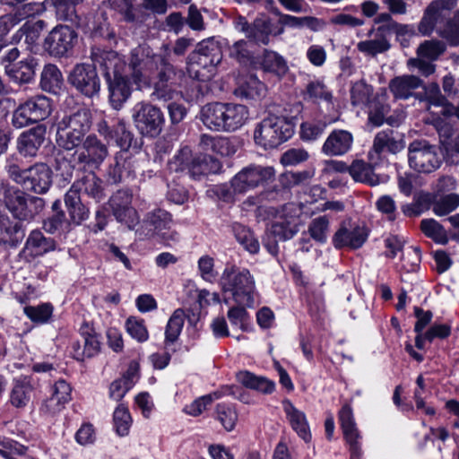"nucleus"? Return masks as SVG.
I'll use <instances>...</instances> for the list:
<instances>
[{
    "instance_id": "60",
    "label": "nucleus",
    "mask_w": 459,
    "mask_h": 459,
    "mask_svg": "<svg viewBox=\"0 0 459 459\" xmlns=\"http://www.w3.org/2000/svg\"><path fill=\"white\" fill-rule=\"evenodd\" d=\"M305 98L314 101H325L330 103L332 100V93L326 89L324 83L319 81H315L307 84Z\"/></svg>"
},
{
    "instance_id": "20",
    "label": "nucleus",
    "mask_w": 459,
    "mask_h": 459,
    "mask_svg": "<svg viewBox=\"0 0 459 459\" xmlns=\"http://www.w3.org/2000/svg\"><path fill=\"white\" fill-rule=\"evenodd\" d=\"M339 421L344 438L349 445L350 452L352 454V459L359 457L361 448L359 439L361 437L355 422L352 409L350 405L345 404L342 407L339 411Z\"/></svg>"
},
{
    "instance_id": "39",
    "label": "nucleus",
    "mask_w": 459,
    "mask_h": 459,
    "mask_svg": "<svg viewBox=\"0 0 459 459\" xmlns=\"http://www.w3.org/2000/svg\"><path fill=\"white\" fill-rule=\"evenodd\" d=\"M63 82L62 73L56 65L48 64L44 66L40 76V86L43 91L56 93Z\"/></svg>"
},
{
    "instance_id": "45",
    "label": "nucleus",
    "mask_w": 459,
    "mask_h": 459,
    "mask_svg": "<svg viewBox=\"0 0 459 459\" xmlns=\"http://www.w3.org/2000/svg\"><path fill=\"white\" fill-rule=\"evenodd\" d=\"M132 423L133 419L128 408L124 403L118 404L113 413V425L116 433L119 437L128 436Z\"/></svg>"
},
{
    "instance_id": "1",
    "label": "nucleus",
    "mask_w": 459,
    "mask_h": 459,
    "mask_svg": "<svg viewBox=\"0 0 459 459\" xmlns=\"http://www.w3.org/2000/svg\"><path fill=\"white\" fill-rule=\"evenodd\" d=\"M165 59L152 54L150 48L139 46L133 49L129 66L123 56L115 51L96 50L92 52V61L99 67L106 80L130 73L138 90L150 88L155 74Z\"/></svg>"
},
{
    "instance_id": "8",
    "label": "nucleus",
    "mask_w": 459,
    "mask_h": 459,
    "mask_svg": "<svg viewBox=\"0 0 459 459\" xmlns=\"http://www.w3.org/2000/svg\"><path fill=\"white\" fill-rule=\"evenodd\" d=\"M91 124V113L87 108H80L57 118L55 123L56 144L64 150L74 151L87 137Z\"/></svg>"
},
{
    "instance_id": "49",
    "label": "nucleus",
    "mask_w": 459,
    "mask_h": 459,
    "mask_svg": "<svg viewBox=\"0 0 459 459\" xmlns=\"http://www.w3.org/2000/svg\"><path fill=\"white\" fill-rule=\"evenodd\" d=\"M233 231L237 241L250 254H257L260 245L253 232L241 224L233 226Z\"/></svg>"
},
{
    "instance_id": "40",
    "label": "nucleus",
    "mask_w": 459,
    "mask_h": 459,
    "mask_svg": "<svg viewBox=\"0 0 459 459\" xmlns=\"http://www.w3.org/2000/svg\"><path fill=\"white\" fill-rule=\"evenodd\" d=\"M265 92V85L255 75L247 76L235 90L240 98L255 100Z\"/></svg>"
},
{
    "instance_id": "43",
    "label": "nucleus",
    "mask_w": 459,
    "mask_h": 459,
    "mask_svg": "<svg viewBox=\"0 0 459 459\" xmlns=\"http://www.w3.org/2000/svg\"><path fill=\"white\" fill-rule=\"evenodd\" d=\"M271 34V22L269 18L264 14L256 17L252 24H250V31L248 39L256 43L268 44L269 35Z\"/></svg>"
},
{
    "instance_id": "3",
    "label": "nucleus",
    "mask_w": 459,
    "mask_h": 459,
    "mask_svg": "<svg viewBox=\"0 0 459 459\" xmlns=\"http://www.w3.org/2000/svg\"><path fill=\"white\" fill-rule=\"evenodd\" d=\"M299 106H296L295 114L288 112L286 108L270 111L256 124L254 140L256 145L264 150L273 149L288 141L294 134V127Z\"/></svg>"
},
{
    "instance_id": "51",
    "label": "nucleus",
    "mask_w": 459,
    "mask_h": 459,
    "mask_svg": "<svg viewBox=\"0 0 459 459\" xmlns=\"http://www.w3.org/2000/svg\"><path fill=\"white\" fill-rule=\"evenodd\" d=\"M186 319V313L183 309H176L172 316L169 317L165 331V342L166 343L175 342L184 326Z\"/></svg>"
},
{
    "instance_id": "26",
    "label": "nucleus",
    "mask_w": 459,
    "mask_h": 459,
    "mask_svg": "<svg viewBox=\"0 0 459 459\" xmlns=\"http://www.w3.org/2000/svg\"><path fill=\"white\" fill-rule=\"evenodd\" d=\"M282 408L292 429L305 442H309L312 436L306 414L289 400L282 402Z\"/></svg>"
},
{
    "instance_id": "47",
    "label": "nucleus",
    "mask_w": 459,
    "mask_h": 459,
    "mask_svg": "<svg viewBox=\"0 0 459 459\" xmlns=\"http://www.w3.org/2000/svg\"><path fill=\"white\" fill-rule=\"evenodd\" d=\"M238 418V412L233 404L221 403L216 405L215 419L222 425L225 430H233Z\"/></svg>"
},
{
    "instance_id": "36",
    "label": "nucleus",
    "mask_w": 459,
    "mask_h": 459,
    "mask_svg": "<svg viewBox=\"0 0 459 459\" xmlns=\"http://www.w3.org/2000/svg\"><path fill=\"white\" fill-rule=\"evenodd\" d=\"M4 203L14 217L20 220L27 217V199L22 190L14 187L7 188L4 192Z\"/></svg>"
},
{
    "instance_id": "17",
    "label": "nucleus",
    "mask_w": 459,
    "mask_h": 459,
    "mask_svg": "<svg viewBox=\"0 0 459 459\" xmlns=\"http://www.w3.org/2000/svg\"><path fill=\"white\" fill-rule=\"evenodd\" d=\"M77 40L76 32L66 25L51 30L44 41V48L53 56H65L72 51Z\"/></svg>"
},
{
    "instance_id": "28",
    "label": "nucleus",
    "mask_w": 459,
    "mask_h": 459,
    "mask_svg": "<svg viewBox=\"0 0 459 459\" xmlns=\"http://www.w3.org/2000/svg\"><path fill=\"white\" fill-rule=\"evenodd\" d=\"M368 234L364 228L354 227L351 230L342 226L333 237V244L336 248L349 247L356 249L366 241Z\"/></svg>"
},
{
    "instance_id": "15",
    "label": "nucleus",
    "mask_w": 459,
    "mask_h": 459,
    "mask_svg": "<svg viewBox=\"0 0 459 459\" xmlns=\"http://www.w3.org/2000/svg\"><path fill=\"white\" fill-rule=\"evenodd\" d=\"M74 150V162L91 170L98 169L108 153L106 144L95 134L87 135L82 144Z\"/></svg>"
},
{
    "instance_id": "41",
    "label": "nucleus",
    "mask_w": 459,
    "mask_h": 459,
    "mask_svg": "<svg viewBox=\"0 0 459 459\" xmlns=\"http://www.w3.org/2000/svg\"><path fill=\"white\" fill-rule=\"evenodd\" d=\"M262 68L278 76L284 75L288 71V65L284 58L274 51H264L260 57Z\"/></svg>"
},
{
    "instance_id": "10",
    "label": "nucleus",
    "mask_w": 459,
    "mask_h": 459,
    "mask_svg": "<svg viewBox=\"0 0 459 459\" xmlns=\"http://www.w3.org/2000/svg\"><path fill=\"white\" fill-rule=\"evenodd\" d=\"M443 156L438 146L425 139L414 140L408 146V163L411 169L429 174L438 169Z\"/></svg>"
},
{
    "instance_id": "27",
    "label": "nucleus",
    "mask_w": 459,
    "mask_h": 459,
    "mask_svg": "<svg viewBox=\"0 0 459 459\" xmlns=\"http://www.w3.org/2000/svg\"><path fill=\"white\" fill-rule=\"evenodd\" d=\"M45 135L46 128L41 126L23 132L17 140L20 153L24 156H35L45 140Z\"/></svg>"
},
{
    "instance_id": "23",
    "label": "nucleus",
    "mask_w": 459,
    "mask_h": 459,
    "mask_svg": "<svg viewBox=\"0 0 459 459\" xmlns=\"http://www.w3.org/2000/svg\"><path fill=\"white\" fill-rule=\"evenodd\" d=\"M129 74L130 73L106 80L108 88L109 103L116 110L121 109L131 96L132 87L128 78Z\"/></svg>"
},
{
    "instance_id": "48",
    "label": "nucleus",
    "mask_w": 459,
    "mask_h": 459,
    "mask_svg": "<svg viewBox=\"0 0 459 459\" xmlns=\"http://www.w3.org/2000/svg\"><path fill=\"white\" fill-rule=\"evenodd\" d=\"M82 0H45V3L53 5L57 16L65 21L75 22L77 20L76 4Z\"/></svg>"
},
{
    "instance_id": "61",
    "label": "nucleus",
    "mask_w": 459,
    "mask_h": 459,
    "mask_svg": "<svg viewBox=\"0 0 459 459\" xmlns=\"http://www.w3.org/2000/svg\"><path fill=\"white\" fill-rule=\"evenodd\" d=\"M104 6L109 7L123 16L126 22H134V7L132 0H101Z\"/></svg>"
},
{
    "instance_id": "46",
    "label": "nucleus",
    "mask_w": 459,
    "mask_h": 459,
    "mask_svg": "<svg viewBox=\"0 0 459 459\" xmlns=\"http://www.w3.org/2000/svg\"><path fill=\"white\" fill-rule=\"evenodd\" d=\"M30 108L34 121L39 122L47 118L52 111L50 100L43 95H37L24 102Z\"/></svg>"
},
{
    "instance_id": "29",
    "label": "nucleus",
    "mask_w": 459,
    "mask_h": 459,
    "mask_svg": "<svg viewBox=\"0 0 459 459\" xmlns=\"http://www.w3.org/2000/svg\"><path fill=\"white\" fill-rule=\"evenodd\" d=\"M98 132L108 142L115 141L122 150H127L131 146L133 135L123 121H118L113 129H110L106 121H102L98 125Z\"/></svg>"
},
{
    "instance_id": "12",
    "label": "nucleus",
    "mask_w": 459,
    "mask_h": 459,
    "mask_svg": "<svg viewBox=\"0 0 459 459\" xmlns=\"http://www.w3.org/2000/svg\"><path fill=\"white\" fill-rule=\"evenodd\" d=\"M172 227L171 214L165 210L155 209L146 214L142 228L137 232L141 238H158L169 244L178 239V233Z\"/></svg>"
},
{
    "instance_id": "21",
    "label": "nucleus",
    "mask_w": 459,
    "mask_h": 459,
    "mask_svg": "<svg viewBox=\"0 0 459 459\" xmlns=\"http://www.w3.org/2000/svg\"><path fill=\"white\" fill-rule=\"evenodd\" d=\"M170 169L175 171H185L195 178L199 175H205L210 172L207 168V158L204 157L202 160H192V152L189 147L182 148L178 153L174 157L169 164Z\"/></svg>"
},
{
    "instance_id": "44",
    "label": "nucleus",
    "mask_w": 459,
    "mask_h": 459,
    "mask_svg": "<svg viewBox=\"0 0 459 459\" xmlns=\"http://www.w3.org/2000/svg\"><path fill=\"white\" fill-rule=\"evenodd\" d=\"M224 393L221 390L214 391L208 394L200 396L194 400L191 403L186 405L183 411L190 416L197 417L205 411L211 403L221 399Z\"/></svg>"
},
{
    "instance_id": "9",
    "label": "nucleus",
    "mask_w": 459,
    "mask_h": 459,
    "mask_svg": "<svg viewBox=\"0 0 459 459\" xmlns=\"http://www.w3.org/2000/svg\"><path fill=\"white\" fill-rule=\"evenodd\" d=\"M221 49L212 39L199 43L197 52L190 56L187 66L189 76L196 81H208L215 74V68L221 61Z\"/></svg>"
},
{
    "instance_id": "22",
    "label": "nucleus",
    "mask_w": 459,
    "mask_h": 459,
    "mask_svg": "<svg viewBox=\"0 0 459 459\" xmlns=\"http://www.w3.org/2000/svg\"><path fill=\"white\" fill-rule=\"evenodd\" d=\"M72 388L65 380H58L52 387V394L42 404L43 413L55 415L59 413L72 399Z\"/></svg>"
},
{
    "instance_id": "14",
    "label": "nucleus",
    "mask_w": 459,
    "mask_h": 459,
    "mask_svg": "<svg viewBox=\"0 0 459 459\" xmlns=\"http://www.w3.org/2000/svg\"><path fill=\"white\" fill-rule=\"evenodd\" d=\"M372 95V87L364 81H359L352 84L351 89V100L353 106L360 108H368V120L376 126H381L389 108L380 104L378 101L370 100Z\"/></svg>"
},
{
    "instance_id": "64",
    "label": "nucleus",
    "mask_w": 459,
    "mask_h": 459,
    "mask_svg": "<svg viewBox=\"0 0 459 459\" xmlns=\"http://www.w3.org/2000/svg\"><path fill=\"white\" fill-rule=\"evenodd\" d=\"M12 123L16 128H22L30 124L37 123L31 115L30 108L25 103H22L13 114Z\"/></svg>"
},
{
    "instance_id": "19",
    "label": "nucleus",
    "mask_w": 459,
    "mask_h": 459,
    "mask_svg": "<svg viewBox=\"0 0 459 459\" xmlns=\"http://www.w3.org/2000/svg\"><path fill=\"white\" fill-rule=\"evenodd\" d=\"M131 203L132 194L128 190H118L109 200L116 219L130 230L139 222L137 212L131 206Z\"/></svg>"
},
{
    "instance_id": "42",
    "label": "nucleus",
    "mask_w": 459,
    "mask_h": 459,
    "mask_svg": "<svg viewBox=\"0 0 459 459\" xmlns=\"http://www.w3.org/2000/svg\"><path fill=\"white\" fill-rule=\"evenodd\" d=\"M338 117L318 121H307L300 126V137L304 141H315L322 135L328 125L336 122Z\"/></svg>"
},
{
    "instance_id": "34",
    "label": "nucleus",
    "mask_w": 459,
    "mask_h": 459,
    "mask_svg": "<svg viewBox=\"0 0 459 459\" xmlns=\"http://www.w3.org/2000/svg\"><path fill=\"white\" fill-rule=\"evenodd\" d=\"M55 242L52 238H46L41 231L33 230L29 235L24 252L31 257L40 256L54 250Z\"/></svg>"
},
{
    "instance_id": "13",
    "label": "nucleus",
    "mask_w": 459,
    "mask_h": 459,
    "mask_svg": "<svg viewBox=\"0 0 459 459\" xmlns=\"http://www.w3.org/2000/svg\"><path fill=\"white\" fill-rule=\"evenodd\" d=\"M132 118L138 132L144 136L155 137L162 129L164 117L161 110L147 102H138L132 108Z\"/></svg>"
},
{
    "instance_id": "18",
    "label": "nucleus",
    "mask_w": 459,
    "mask_h": 459,
    "mask_svg": "<svg viewBox=\"0 0 459 459\" xmlns=\"http://www.w3.org/2000/svg\"><path fill=\"white\" fill-rule=\"evenodd\" d=\"M69 82L81 93L87 97H93L100 90V82L95 65H77L69 75Z\"/></svg>"
},
{
    "instance_id": "57",
    "label": "nucleus",
    "mask_w": 459,
    "mask_h": 459,
    "mask_svg": "<svg viewBox=\"0 0 459 459\" xmlns=\"http://www.w3.org/2000/svg\"><path fill=\"white\" fill-rule=\"evenodd\" d=\"M357 48L366 55L376 56L388 50L390 43L387 39H383L374 35V39L359 42Z\"/></svg>"
},
{
    "instance_id": "32",
    "label": "nucleus",
    "mask_w": 459,
    "mask_h": 459,
    "mask_svg": "<svg viewBox=\"0 0 459 459\" xmlns=\"http://www.w3.org/2000/svg\"><path fill=\"white\" fill-rule=\"evenodd\" d=\"M349 174L356 181L371 186L385 182L383 177L374 173L373 167L361 160H354L349 167Z\"/></svg>"
},
{
    "instance_id": "31",
    "label": "nucleus",
    "mask_w": 459,
    "mask_h": 459,
    "mask_svg": "<svg viewBox=\"0 0 459 459\" xmlns=\"http://www.w3.org/2000/svg\"><path fill=\"white\" fill-rule=\"evenodd\" d=\"M37 62L34 57H28L16 64L6 66L5 71L11 80L17 83H29L35 75Z\"/></svg>"
},
{
    "instance_id": "50",
    "label": "nucleus",
    "mask_w": 459,
    "mask_h": 459,
    "mask_svg": "<svg viewBox=\"0 0 459 459\" xmlns=\"http://www.w3.org/2000/svg\"><path fill=\"white\" fill-rule=\"evenodd\" d=\"M125 329L132 339L140 343L149 340V331L143 318L129 316L125 322Z\"/></svg>"
},
{
    "instance_id": "33",
    "label": "nucleus",
    "mask_w": 459,
    "mask_h": 459,
    "mask_svg": "<svg viewBox=\"0 0 459 459\" xmlns=\"http://www.w3.org/2000/svg\"><path fill=\"white\" fill-rule=\"evenodd\" d=\"M70 189L76 190L79 195L80 192H83L97 201H100L104 196L102 181L91 171L75 181Z\"/></svg>"
},
{
    "instance_id": "2",
    "label": "nucleus",
    "mask_w": 459,
    "mask_h": 459,
    "mask_svg": "<svg viewBox=\"0 0 459 459\" xmlns=\"http://www.w3.org/2000/svg\"><path fill=\"white\" fill-rule=\"evenodd\" d=\"M182 77L185 78L181 73L178 74L173 66L164 60L155 74V78H158V81L152 80L153 95L160 100L171 101L168 109L172 123H179L186 115V108L178 103V100L183 99L186 102H191L199 98V84L194 80L190 81V88L185 92L177 91L176 86L178 84L181 86V82H178V79Z\"/></svg>"
},
{
    "instance_id": "52",
    "label": "nucleus",
    "mask_w": 459,
    "mask_h": 459,
    "mask_svg": "<svg viewBox=\"0 0 459 459\" xmlns=\"http://www.w3.org/2000/svg\"><path fill=\"white\" fill-rule=\"evenodd\" d=\"M43 21H38L30 23L26 22L13 37V41L18 43L24 37V42L30 48L33 46L38 39L41 30L43 29Z\"/></svg>"
},
{
    "instance_id": "7",
    "label": "nucleus",
    "mask_w": 459,
    "mask_h": 459,
    "mask_svg": "<svg viewBox=\"0 0 459 459\" xmlns=\"http://www.w3.org/2000/svg\"><path fill=\"white\" fill-rule=\"evenodd\" d=\"M218 283L224 293H229L236 304L252 307L257 298L255 281L249 270L227 264Z\"/></svg>"
},
{
    "instance_id": "59",
    "label": "nucleus",
    "mask_w": 459,
    "mask_h": 459,
    "mask_svg": "<svg viewBox=\"0 0 459 459\" xmlns=\"http://www.w3.org/2000/svg\"><path fill=\"white\" fill-rule=\"evenodd\" d=\"M198 273L200 277L207 282H214L217 279V272L215 271V263L213 257L209 255L200 256L197 261Z\"/></svg>"
},
{
    "instance_id": "58",
    "label": "nucleus",
    "mask_w": 459,
    "mask_h": 459,
    "mask_svg": "<svg viewBox=\"0 0 459 459\" xmlns=\"http://www.w3.org/2000/svg\"><path fill=\"white\" fill-rule=\"evenodd\" d=\"M459 206V195H446L433 203V212L437 216L446 215Z\"/></svg>"
},
{
    "instance_id": "35",
    "label": "nucleus",
    "mask_w": 459,
    "mask_h": 459,
    "mask_svg": "<svg viewBox=\"0 0 459 459\" xmlns=\"http://www.w3.org/2000/svg\"><path fill=\"white\" fill-rule=\"evenodd\" d=\"M24 233L18 223L12 221L7 216L0 214V245L16 247L22 242Z\"/></svg>"
},
{
    "instance_id": "24",
    "label": "nucleus",
    "mask_w": 459,
    "mask_h": 459,
    "mask_svg": "<svg viewBox=\"0 0 459 459\" xmlns=\"http://www.w3.org/2000/svg\"><path fill=\"white\" fill-rule=\"evenodd\" d=\"M404 148L405 142L403 136L395 135L393 130H384L376 134L372 150L369 152V159L373 160L374 154L379 156L385 152L395 154Z\"/></svg>"
},
{
    "instance_id": "5",
    "label": "nucleus",
    "mask_w": 459,
    "mask_h": 459,
    "mask_svg": "<svg viewBox=\"0 0 459 459\" xmlns=\"http://www.w3.org/2000/svg\"><path fill=\"white\" fill-rule=\"evenodd\" d=\"M458 0H437L426 9L418 30L424 36L429 35L435 29L437 32L452 45H459V10L453 19L448 18L450 11Z\"/></svg>"
},
{
    "instance_id": "30",
    "label": "nucleus",
    "mask_w": 459,
    "mask_h": 459,
    "mask_svg": "<svg viewBox=\"0 0 459 459\" xmlns=\"http://www.w3.org/2000/svg\"><path fill=\"white\" fill-rule=\"evenodd\" d=\"M422 85V81L415 75H402L392 79L389 89L395 99L407 100L413 96L416 89Z\"/></svg>"
},
{
    "instance_id": "62",
    "label": "nucleus",
    "mask_w": 459,
    "mask_h": 459,
    "mask_svg": "<svg viewBox=\"0 0 459 459\" xmlns=\"http://www.w3.org/2000/svg\"><path fill=\"white\" fill-rule=\"evenodd\" d=\"M444 50L445 46L442 42L437 40H426L419 47L417 54L420 57L433 61L436 60Z\"/></svg>"
},
{
    "instance_id": "4",
    "label": "nucleus",
    "mask_w": 459,
    "mask_h": 459,
    "mask_svg": "<svg viewBox=\"0 0 459 459\" xmlns=\"http://www.w3.org/2000/svg\"><path fill=\"white\" fill-rule=\"evenodd\" d=\"M274 177L275 170L273 167L251 164L242 168L235 174L229 184L215 185L211 191L219 199L231 203L236 200L238 195H244L267 184Z\"/></svg>"
},
{
    "instance_id": "6",
    "label": "nucleus",
    "mask_w": 459,
    "mask_h": 459,
    "mask_svg": "<svg viewBox=\"0 0 459 459\" xmlns=\"http://www.w3.org/2000/svg\"><path fill=\"white\" fill-rule=\"evenodd\" d=\"M249 118L248 108L238 103L212 102L200 110L203 124L208 129L218 132H235L243 127Z\"/></svg>"
},
{
    "instance_id": "25",
    "label": "nucleus",
    "mask_w": 459,
    "mask_h": 459,
    "mask_svg": "<svg viewBox=\"0 0 459 459\" xmlns=\"http://www.w3.org/2000/svg\"><path fill=\"white\" fill-rule=\"evenodd\" d=\"M353 136L347 130H333L327 136L322 146V152L326 156H342L352 146Z\"/></svg>"
},
{
    "instance_id": "37",
    "label": "nucleus",
    "mask_w": 459,
    "mask_h": 459,
    "mask_svg": "<svg viewBox=\"0 0 459 459\" xmlns=\"http://www.w3.org/2000/svg\"><path fill=\"white\" fill-rule=\"evenodd\" d=\"M236 377L238 382L245 387L263 394H271L275 388L273 382L265 377L255 376L249 371H239Z\"/></svg>"
},
{
    "instance_id": "11",
    "label": "nucleus",
    "mask_w": 459,
    "mask_h": 459,
    "mask_svg": "<svg viewBox=\"0 0 459 459\" xmlns=\"http://www.w3.org/2000/svg\"><path fill=\"white\" fill-rule=\"evenodd\" d=\"M8 173L24 189L36 194H45L52 184V171L44 163L35 164L23 170L20 169L16 165H10Z\"/></svg>"
},
{
    "instance_id": "54",
    "label": "nucleus",
    "mask_w": 459,
    "mask_h": 459,
    "mask_svg": "<svg viewBox=\"0 0 459 459\" xmlns=\"http://www.w3.org/2000/svg\"><path fill=\"white\" fill-rule=\"evenodd\" d=\"M31 386L30 383L23 379H16L11 393V403L15 407L25 406L30 400Z\"/></svg>"
},
{
    "instance_id": "16",
    "label": "nucleus",
    "mask_w": 459,
    "mask_h": 459,
    "mask_svg": "<svg viewBox=\"0 0 459 459\" xmlns=\"http://www.w3.org/2000/svg\"><path fill=\"white\" fill-rule=\"evenodd\" d=\"M301 210L299 204L294 203L285 204L276 215L271 226V233L279 240H287L293 238L299 231Z\"/></svg>"
},
{
    "instance_id": "56",
    "label": "nucleus",
    "mask_w": 459,
    "mask_h": 459,
    "mask_svg": "<svg viewBox=\"0 0 459 459\" xmlns=\"http://www.w3.org/2000/svg\"><path fill=\"white\" fill-rule=\"evenodd\" d=\"M24 314L36 324H46L53 314V306L50 303H42L38 306H27L23 308Z\"/></svg>"
},
{
    "instance_id": "55",
    "label": "nucleus",
    "mask_w": 459,
    "mask_h": 459,
    "mask_svg": "<svg viewBox=\"0 0 459 459\" xmlns=\"http://www.w3.org/2000/svg\"><path fill=\"white\" fill-rule=\"evenodd\" d=\"M423 233L439 244H446L447 234L444 227L434 219L423 220L420 223Z\"/></svg>"
},
{
    "instance_id": "53",
    "label": "nucleus",
    "mask_w": 459,
    "mask_h": 459,
    "mask_svg": "<svg viewBox=\"0 0 459 459\" xmlns=\"http://www.w3.org/2000/svg\"><path fill=\"white\" fill-rule=\"evenodd\" d=\"M330 221L326 215L314 218L307 228V231L315 241L324 244L326 242L329 233Z\"/></svg>"
},
{
    "instance_id": "63",
    "label": "nucleus",
    "mask_w": 459,
    "mask_h": 459,
    "mask_svg": "<svg viewBox=\"0 0 459 459\" xmlns=\"http://www.w3.org/2000/svg\"><path fill=\"white\" fill-rule=\"evenodd\" d=\"M246 306H235L229 309L228 311V318L231 324V325L239 328L242 331H246L247 329L248 325V314L245 309Z\"/></svg>"
},
{
    "instance_id": "38",
    "label": "nucleus",
    "mask_w": 459,
    "mask_h": 459,
    "mask_svg": "<svg viewBox=\"0 0 459 459\" xmlns=\"http://www.w3.org/2000/svg\"><path fill=\"white\" fill-rule=\"evenodd\" d=\"M65 204L73 222L79 224L89 216L88 209L81 203L80 195L69 189L65 195Z\"/></svg>"
}]
</instances>
